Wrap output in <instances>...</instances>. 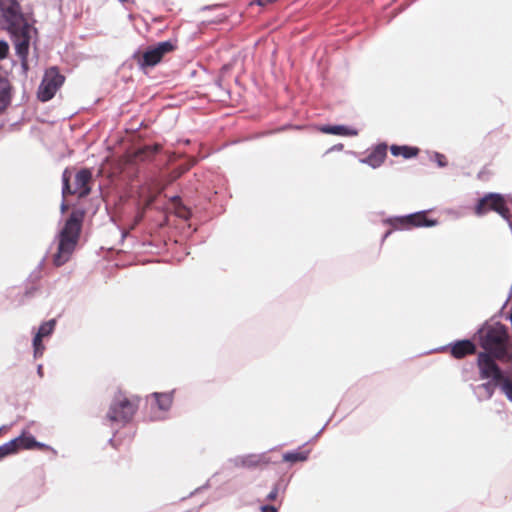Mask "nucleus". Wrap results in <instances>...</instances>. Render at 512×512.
Segmentation results:
<instances>
[{
    "label": "nucleus",
    "instance_id": "22",
    "mask_svg": "<svg viewBox=\"0 0 512 512\" xmlns=\"http://www.w3.org/2000/svg\"><path fill=\"white\" fill-rule=\"evenodd\" d=\"M42 339L40 336L38 335H35L34 339H33V347H34V355L35 357H40L43 355V352H44V345L42 343Z\"/></svg>",
    "mask_w": 512,
    "mask_h": 512
},
{
    "label": "nucleus",
    "instance_id": "14",
    "mask_svg": "<svg viewBox=\"0 0 512 512\" xmlns=\"http://www.w3.org/2000/svg\"><path fill=\"white\" fill-rule=\"evenodd\" d=\"M387 155V145L378 144L369 155L363 160L364 163L372 166L373 168L379 167L385 160Z\"/></svg>",
    "mask_w": 512,
    "mask_h": 512
},
{
    "label": "nucleus",
    "instance_id": "32",
    "mask_svg": "<svg viewBox=\"0 0 512 512\" xmlns=\"http://www.w3.org/2000/svg\"><path fill=\"white\" fill-rule=\"evenodd\" d=\"M292 128L299 129V128H302V127L301 126H293Z\"/></svg>",
    "mask_w": 512,
    "mask_h": 512
},
{
    "label": "nucleus",
    "instance_id": "7",
    "mask_svg": "<svg viewBox=\"0 0 512 512\" xmlns=\"http://www.w3.org/2000/svg\"><path fill=\"white\" fill-rule=\"evenodd\" d=\"M64 82L65 76L60 73L58 67L46 69L37 91L38 99L42 102L51 100Z\"/></svg>",
    "mask_w": 512,
    "mask_h": 512
},
{
    "label": "nucleus",
    "instance_id": "30",
    "mask_svg": "<svg viewBox=\"0 0 512 512\" xmlns=\"http://www.w3.org/2000/svg\"><path fill=\"white\" fill-rule=\"evenodd\" d=\"M275 497H276V491L271 492V493L269 494V496H268V498H269L270 500H274V499H275Z\"/></svg>",
    "mask_w": 512,
    "mask_h": 512
},
{
    "label": "nucleus",
    "instance_id": "12",
    "mask_svg": "<svg viewBox=\"0 0 512 512\" xmlns=\"http://www.w3.org/2000/svg\"><path fill=\"white\" fill-rule=\"evenodd\" d=\"M0 11L8 27L25 21L17 0H0Z\"/></svg>",
    "mask_w": 512,
    "mask_h": 512
},
{
    "label": "nucleus",
    "instance_id": "16",
    "mask_svg": "<svg viewBox=\"0 0 512 512\" xmlns=\"http://www.w3.org/2000/svg\"><path fill=\"white\" fill-rule=\"evenodd\" d=\"M151 396L155 399L158 408L163 411L168 410L173 403V394L172 393H157V392H155Z\"/></svg>",
    "mask_w": 512,
    "mask_h": 512
},
{
    "label": "nucleus",
    "instance_id": "20",
    "mask_svg": "<svg viewBox=\"0 0 512 512\" xmlns=\"http://www.w3.org/2000/svg\"><path fill=\"white\" fill-rule=\"evenodd\" d=\"M308 455L306 452H288L283 455V460L286 462H300L305 461Z\"/></svg>",
    "mask_w": 512,
    "mask_h": 512
},
{
    "label": "nucleus",
    "instance_id": "3",
    "mask_svg": "<svg viewBox=\"0 0 512 512\" xmlns=\"http://www.w3.org/2000/svg\"><path fill=\"white\" fill-rule=\"evenodd\" d=\"M83 219L84 212L81 210H74L66 220L59 233L57 252L53 256V263L55 266H62L70 259L80 237Z\"/></svg>",
    "mask_w": 512,
    "mask_h": 512
},
{
    "label": "nucleus",
    "instance_id": "25",
    "mask_svg": "<svg viewBox=\"0 0 512 512\" xmlns=\"http://www.w3.org/2000/svg\"><path fill=\"white\" fill-rule=\"evenodd\" d=\"M9 52V46L6 42L0 41V60L7 57Z\"/></svg>",
    "mask_w": 512,
    "mask_h": 512
},
{
    "label": "nucleus",
    "instance_id": "26",
    "mask_svg": "<svg viewBox=\"0 0 512 512\" xmlns=\"http://www.w3.org/2000/svg\"><path fill=\"white\" fill-rule=\"evenodd\" d=\"M34 449L42 450V451H49L52 450V448L46 444L39 443L36 441V444L34 446Z\"/></svg>",
    "mask_w": 512,
    "mask_h": 512
},
{
    "label": "nucleus",
    "instance_id": "21",
    "mask_svg": "<svg viewBox=\"0 0 512 512\" xmlns=\"http://www.w3.org/2000/svg\"><path fill=\"white\" fill-rule=\"evenodd\" d=\"M55 324V320H49L47 322H44L39 327V330L36 335L40 336L41 338L50 335L54 330Z\"/></svg>",
    "mask_w": 512,
    "mask_h": 512
},
{
    "label": "nucleus",
    "instance_id": "18",
    "mask_svg": "<svg viewBox=\"0 0 512 512\" xmlns=\"http://www.w3.org/2000/svg\"><path fill=\"white\" fill-rule=\"evenodd\" d=\"M16 441V449L19 451L20 449H34L36 444V440L33 436L29 435H21L14 439Z\"/></svg>",
    "mask_w": 512,
    "mask_h": 512
},
{
    "label": "nucleus",
    "instance_id": "29",
    "mask_svg": "<svg viewBox=\"0 0 512 512\" xmlns=\"http://www.w3.org/2000/svg\"><path fill=\"white\" fill-rule=\"evenodd\" d=\"M68 209V205L65 202H62L61 204V211L64 213Z\"/></svg>",
    "mask_w": 512,
    "mask_h": 512
},
{
    "label": "nucleus",
    "instance_id": "1",
    "mask_svg": "<svg viewBox=\"0 0 512 512\" xmlns=\"http://www.w3.org/2000/svg\"><path fill=\"white\" fill-rule=\"evenodd\" d=\"M479 345L483 349L477 353L476 366L481 374L482 362L486 357L493 363L512 361V344L508 328L499 322H486L478 331Z\"/></svg>",
    "mask_w": 512,
    "mask_h": 512
},
{
    "label": "nucleus",
    "instance_id": "11",
    "mask_svg": "<svg viewBox=\"0 0 512 512\" xmlns=\"http://www.w3.org/2000/svg\"><path fill=\"white\" fill-rule=\"evenodd\" d=\"M389 224L394 229H411L414 227H431L436 225L437 221L428 219L427 212L421 211L410 215L390 219Z\"/></svg>",
    "mask_w": 512,
    "mask_h": 512
},
{
    "label": "nucleus",
    "instance_id": "15",
    "mask_svg": "<svg viewBox=\"0 0 512 512\" xmlns=\"http://www.w3.org/2000/svg\"><path fill=\"white\" fill-rule=\"evenodd\" d=\"M11 85L8 79L0 77V112H2L10 103Z\"/></svg>",
    "mask_w": 512,
    "mask_h": 512
},
{
    "label": "nucleus",
    "instance_id": "4",
    "mask_svg": "<svg viewBox=\"0 0 512 512\" xmlns=\"http://www.w3.org/2000/svg\"><path fill=\"white\" fill-rule=\"evenodd\" d=\"M139 406L137 397L129 398L124 393H117L110 405L106 418L111 422L128 423L132 420Z\"/></svg>",
    "mask_w": 512,
    "mask_h": 512
},
{
    "label": "nucleus",
    "instance_id": "10",
    "mask_svg": "<svg viewBox=\"0 0 512 512\" xmlns=\"http://www.w3.org/2000/svg\"><path fill=\"white\" fill-rule=\"evenodd\" d=\"M162 150V145L155 143L153 145H144L133 151H128L120 160V168L124 170L127 165H136L149 162L154 159L155 155Z\"/></svg>",
    "mask_w": 512,
    "mask_h": 512
},
{
    "label": "nucleus",
    "instance_id": "33",
    "mask_svg": "<svg viewBox=\"0 0 512 512\" xmlns=\"http://www.w3.org/2000/svg\"><path fill=\"white\" fill-rule=\"evenodd\" d=\"M390 233H391L390 231L386 232L385 238H386Z\"/></svg>",
    "mask_w": 512,
    "mask_h": 512
},
{
    "label": "nucleus",
    "instance_id": "8",
    "mask_svg": "<svg viewBox=\"0 0 512 512\" xmlns=\"http://www.w3.org/2000/svg\"><path fill=\"white\" fill-rule=\"evenodd\" d=\"M175 49L176 45L173 42L163 41L153 47H149L141 55H135L134 58L139 67L145 70L159 64L166 54L173 52Z\"/></svg>",
    "mask_w": 512,
    "mask_h": 512
},
{
    "label": "nucleus",
    "instance_id": "24",
    "mask_svg": "<svg viewBox=\"0 0 512 512\" xmlns=\"http://www.w3.org/2000/svg\"><path fill=\"white\" fill-rule=\"evenodd\" d=\"M434 160L436 161L439 167L447 166V159L443 154L435 153Z\"/></svg>",
    "mask_w": 512,
    "mask_h": 512
},
{
    "label": "nucleus",
    "instance_id": "13",
    "mask_svg": "<svg viewBox=\"0 0 512 512\" xmlns=\"http://www.w3.org/2000/svg\"><path fill=\"white\" fill-rule=\"evenodd\" d=\"M446 350L449 352L451 357L457 360L477 354L476 344L469 339L454 341L446 347Z\"/></svg>",
    "mask_w": 512,
    "mask_h": 512
},
{
    "label": "nucleus",
    "instance_id": "5",
    "mask_svg": "<svg viewBox=\"0 0 512 512\" xmlns=\"http://www.w3.org/2000/svg\"><path fill=\"white\" fill-rule=\"evenodd\" d=\"M71 172L65 169L62 175L63 197L67 195H77L79 198L86 197L91 192L90 183L92 181V173L89 169H81L74 177V181L71 184Z\"/></svg>",
    "mask_w": 512,
    "mask_h": 512
},
{
    "label": "nucleus",
    "instance_id": "6",
    "mask_svg": "<svg viewBox=\"0 0 512 512\" xmlns=\"http://www.w3.org/2000/svg\"><path fill=\"white\" fill-rule=\"evenodd\" d=\"M490 211L498 213L505 220H509L511 216L505 198L497 193L486 194L478 200L474 207V213L479 217L486 215Z\"/></svg>",
    "mask_w": 512,
    "mask_h": 512
},
{
    "label": "nucleus",
    "instance_id": "2",
    "mask_svg": "<svg viewBox=\"0 0 512 512\" xmlns=\"http://www.w3.org/2000/svg\"><path fill=\"white\" fill-rule=\"evenodd\" d=\"M482 363L479 378L486 382L473 386L477 399L484 401L492 398L496 388L500 387L506 397L512 401V377L505 375L498 363H493L488 357Z\"/></svg>",
    "mask_w": 512,
    "mask_h": 512
},
{
    "label": "nucleus",
    "instance_id": "17",
    "mask_svg": "<svg viewBox=\"0 0 512 512\" xmlns=\"http://www.w3.org/2000/svg\"><path fill=\"white\" fill-rule=\"evenodd\" d=\"M391 153L394 156H403L404 158H412L418 155L419 149L410 146H391Z\"/></svg>",
    "mask_w": 512,
    "mask_h": 512
},
{
    "label": "nucleus",
    "instance_id": "9",
    "mask_svg": "<svg viewBox=\"0 0 512 512\" xmlns=\"http://www.w3.org/2000/svg\"><path fill=\"white\" fill-rule=\"evenodd\" d=\"M8 30L12 35L16 53L20 57L23 67L27 69L31 27L24 21L19 25L8 27Z\"/></svg>",
    "mask_w": 512,
    "mask_h": 512
},
{
    "label": "nucleus",
    "instance_id": "31",
    "mask_svg": "<svg viewBox=\"0 0 512 512\" xmlns=\"http://www.w3.org/2000/svg\"><path fill=\"white\" fill-rule=\"evenodd\" d=\"M257 3H258L259 5H264V2H263L262 0H257Z\"/></svg>",
    "mask_w": 512,
    "mask_h": 512
},
{
    "label": "nucleus",
    "instance_id": "23",
    "mask_svg": "<svg viewBox=\"0 0 512 512\" xmlns=\"http://www.w3.org/2000/svg\"><path fill=\"white\" fill-rule=\"evenodd\" d=\"M325 133H331L335 135H342V136H354L357 135V130H321Z\"/></svg>",
    "mask_w": 512,
    "mask_h": 512
},
{
    "label": "nucleus",
    "instance_id": "28",
    "mask_svg": "<svg viewBox=\"0 0 512 512\" xmlns=\"http://www.w3.org/2000/svg\"><path fill=\"white\" fill-rule=\"evenodd\" d=\"M321 128H337V129H340V128H346V127L342 126V125H334V126L326 125V126H322Z\"/></svg>",
    "mask_w": 512,
    "mask_h": 512
},
{
    "label": "nucleus",
    "instance_id": "19",
    "mask_svg": "<svg viewBox=\"0 0 512 512\" xmlns=\"http://www.w3.org/2000/svg\"><path fill=\"white\" fill-rule=\"evenodd\" d=\"M16 449V441L14 439L10 440L7 443H4L0 446V459H3L6 456L12 455L14 453H17Z\"/></svg>",
    "mask_w": 512,
    "mask_h": 512
},
{
    "label": "nucleus",
    "instance_id": "27",
    "mask_svg": "<svg viewBox=\"0 0 512 512\" xmlns=\"http://www.w3.org/2000/svg\"><path fill=\"white\" fill-rule=\"evenodd\" d=\"M262 511L263 512H277L275 507L269 506V505L263 506Z\"/></svg>",
    "mask_w": 512,
    "mask_h": 512
}]
</instances>
